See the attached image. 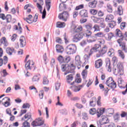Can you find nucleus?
I'll return each mask as SVG.
<instances>
[{"instance_id":"obj_1","label":"nucleus","mask_w":127,"mask_h":127,"mask_svg":"<svg viewBox=\"0 0 127 127\" xmlns=\"http://www.w3.org/2000/svg\"><path fill=\"white\" fill-rule=\"evenodd\" d=\"M62 70L63 72H64V71H66L64 73V75H67V74H69V73H74L75 69L76 67L75 65L73 64H61Z\"/></svg>"},{"instance_id":"obj_2","label":"nucleus","mask_w":127,"mask_h":127,"mask_svg":"<svg viewBox=\"0 0 127 127\" xmlns=\"http://www.w3.org/2000/svg\"><path fill=\"white\" fill-rule=\"evenodd\" d=\"M77 50V47L75 44L68 45L65 48V51L67 54L71 55V54H75L76 51Z\"/></svg>"},{"instance_id":"obj_3","label":"nucleus","mask_w":127,"mask_h":127,"mask_svg":"<svg viewBox=\"0 0 127 127\" xmlns=\"http://www.w3.org/2000/svg\"><path fill=\"white\" fill-rule=\"evenodd\" d=\"M113 73L116 75H124V66L122 64H118L116 67H113Z\"/></svg>"},{"instance_id":"obj_4","label":"nucleus","mask_w":127,"mask_h":127,"mask_svg":"<svg viewBox=\"0 0 127 127\" xmlns=\"http://www.w3.org/2000/svg\"><path fill=\"white\" fill-rule=\"evenodd\" d=\"M105 84L107 86L109 87V88L112 89L113 91L117 88V83L115 82V80H114V79H113V77H109L107 79Z\"/></svg>"},{"instance_id":"obj_5","label":"nucleus","mask_w":127,"mask_h":127,"mask_svg":"<svg viewBox=\"0 0 127 127\" xmlns=\"http://www.w3.org/2000/svg\"><path fill=\"white\" fill-rule=\"evenodd\" d=\"M101 47V46L99 44H96L92 48L90 49V53L89 55H85L84 56V58L85 60H89L90 59V57L92 54H93V52H97V51H99V48Z\"/></svg>"},{"instance_id":"obj_6","label":"nucleus","mask_w":127,"mask_h":127,"mask_svg":"<svg viewBox=\"0 0 127 127\" xmlns=\"http://www.w3.org/2000/svg\"><path fill=\"white\" fill-rule=\"evenodd\" d=\"M105 112V108H103L102 109L99 110V111H96V109L92 108L89 110V114L90 115H96L97 116V118H100L102 115L104 114Z\"/></svg>"},{"instance_id":"obj_7","label":"nucleus","mask_w":127,"mask_h":127,"mask_svg":"<svg viewBox=\"0 0 127 127\" xmlns=\"http://www.w3.org/2000/svg\"><path fill=\"white\" fill-rule=\"evenodd\" d=\"M116 36H119V37H121L120 39H122V42H124V40L127 41V32H125L124 36L122 34V32L120 29H117L115 32Z\"/></svg>"},{"instance_id":"obj_8","label":"nucleus","mask_w":127,"mask_h":127,"mask_svg":"<svg viewBox=\"0 0 127 127\" xmlns=\"http://www.w3.org/2000/svg\"><path fill=\"white\" fill-rule=\"evenodd\" d=\"M118 43L119 44V46L121 47V49L123 51H124L125 53H127V46L126 42H123V39H119L117 40Z\"/></svg>"},{"instance_id":"obj_9","label":"nucleus","mask_w":127,"mask_h":127,"mask_svg":"<svg viewBox=\"0 0 127 127\" xmlns=\"http://www.w3.org/2000/svg\"><path fill=\"white\" fill-rule=\"evenodd\" d=\"M69 17V13L67 11H64L63 13L59 14V18L64 21H67V18Z\"/></svg>"},{"instance_id":"obj_10","label":"nucleus","mask_w":127,"mask_h":127,"mask_svg":"<svg viewBox=\"0 0 127 127\" xmlns=\"http://www.w3.org/2000/svg\"><path fill=\"white\" fill-rule=\"evenodd\" d=\"M109 123H110V120H109V118L105 116H102L99 120V124L100 126H103V125L109 124Z\"/></svg>"},{"instance_id":"obj_11","label":"nucleus","mask_w":127,"mask_h":127,"mask_svg":"<svg viewBox=\"0 0 127 127\" xmlns=\"http://www.w3.org/2000/svg\"><path fill=\"white\" fill-rule=\"evenodd\" d=\"M108 50V47L104 46L100 51H99V54L96 55V57L99 58L102 57L104 54L107 53Z\"/></svg>"},{"instance_id":"obj_12","label":"nucleus","mask_w":127,"mask_h":127,"mask_svg":"<svg viewBox=\"0 0 127 127\" xmlns=\"http://www.w3.org/2000/svg\"><path fill=\"white\" fill-rule=\"evenodd\" d=\"M82 38H83V34L77 33L73 36L72 41L73 42H78V41H80Z\"/></svg>"},{"instance_id":"obj_13","label":"nucleus","mask_w":127,"mask_h":127,"mask_svg":"<svg viewBox=\"0 0 127 127\" xmlns=\"http://www.w3.org/2000/svg\"><path fill=\"white\" fill-rule=\"evenodd\" d=\"M106 65L105 67L108 72H112V65L111 64V61L110 59H106L105 60Z\"/></svg>"},{"instance_id":"obj_14","label":"nucleus","mask_w":127,"mask_h":127,"mask_svg":"<svg viewBox=\"0 0 127 127\" xmlns=\"http://www.w3.org/2000/svg\"><path fill=\"white\" fill-rule=\"evenodd\" d=\"M79 15L80 17H82V18H87V17H88V10L85 9L80 10L79 12Z\"/></svg>"},{"instance_id":"obj_15","label":"nucleus","mask_w":127,"mask_h":127,"mask_svg":"<svg viewBox=\"0 0 127 127\" xmlns=\"http://www.w3.org/2000/svg\"><path fill=\"white\" fill-rule=\"evenodd\" d=\"M75 64L77 66L78 69H80L81 68V58H80V56L77 55L75 58Z\"/></svg>"},{"instance_id":"obj_16","label":"nucleus","mask_w":127,"mask_h":127,"mask_svg":"<svg viewBox=\"0 0 127 127\" xmlns=\"http://www.w3.org/2000/svg\"><path fill=\"white\" fill-rule=\"evenodd\" d=\"M5 100V102L4 103H2L3 106H4L5 107H9V106L10 105V102H9L10 101V98L6 97L2 99V101Z\"/></svg>"},{"instance_id":"obj_17","label":"nucleus","mask_w":127,"mask_h":127,"mask_svg":"<svg viewBox=\"0 0 127 127\" xmlns=\"http://www.w3.org/2000/svg\"><path fill=\"white\" fill-rule=\"evenodd\" d=\"M0 44H3L5 47L8 46V42L5 37H2L0 40Z\"/></svg>"},{"instance_id":"obj_18","label":"nucleus","mask_w":127,"mask_h":127,"mask_svg":"<svg viewBox=\"0 0 127 127\" xmlns=\"http://www.w3.org/2000/svg\"><path fill=\"white\" fill-rule=\"evenodd\" d=\"M96 104H97V98L94 97H92V99H90L89 106L90 107H95L96 106Z\"/></svg>"},{"instance_id":"obj_19","label":"nucleus","mask_w":127,"mask_h":127,"mask_svg":"<svg viewBox=\"0 0 127 127\" xmlns=\"http://www.w3.org/2000/svg\"><path fill=\"white\" fill-rule=\"evenodd\" d=\"M97 0H94L93 1H90L88 3V5L89 7H91V8H94L97 6Z\"/></svg>"},{"instance_id":"obj_20","label":"nucleus","mask_w":127,"mask_h":127,"mask_svg":"<svg viewBox=\"0 0 127 127\" xmlns=\"http://www.w3.org/2000/svg\"><path fill=\"white\" fill-rule=\"evenodd\" d=\"M6 52L7 54L9 55L10 56H11V55H12V53L14 52V48L8 47L6 49Z\"/></svg>"},{"instance_id":"obj_21","label":"nucleus","mask_w":127,"mask_h":127,"mask_svg":"<svg viewBox=\"0 0 127 127\" xmlns=\"http://www.w3.org/2000/svg\"><path fill=\"white\" fill-rule=\"evenodd\" d=\"M102 65H103V61L102 60L99 59L97 61H95V67L99 68L102 67Z\"/></svg>"},{"instance_id":"obj_22","label":"nucleus","mask_w":127,"mask_h":127,"mask_svg":"<svg viewBox=\"0 0 127 127\" xmlns=\"http://www.w3.org/2000/svg\"><path fill=\"white\" fill-rule=\"evenodd\" d=\"M56 51L58 53H63V51H64V49L63 47L60 46V45H57L56 46Z\"/></svg>"},{"instance_id":"obj_23","label":"nucleus","mask_w":127,"mask_h":127,"mask_svg":"<svg viewBox=\"0 0 127 127\" xmlns=\"http://www.w3.org/2000/svg\"><path fill=\"white\" fill-rule=\"evenodd\" d=\"M91 18L92 20L93 21V22H94L95 23H98L99 21H100V19H103V20H104V19L102 18L97 17L95 16H91Z\"/></svg>"},{"instance_id":"obj_24","label":"nucleus","mask_w":127,"mask_h":127,"mask_svg":"<svg viewBox=\"0 0 127 127\" xmlns=\"http://www.w3.org/2000/svg\"><path fill=\"white\" fill-rule=\"evenodd\" d=\"M24 20L27 22L28 23H32L33 21H32V15H28V17L24 18Z\"/></svg>"},{"instance_id":"obj_25","label":"nucleus","mask_w":127,"mask_h":127,"mask_svg":"<svg viewBox=\"0 0 127 127\" xmlns=\"http://www.w3.org/2000/svg\"><path fill=\"white\" fill-rule=\"evenodd\" d=\"M70 89H71L73 92H79L81 90V88L79 87L78 86L72 85L70 87Z\"/></svg>"},{"instance_id":"obj_26","label":"nucleus","mask_w":127,"mask_h":127,"mask_svg":"<svg viewBox=\"0 0 127 127\" xmlns=\"http://www.w3.org/2000/svg\"><path fill=\"white\" fill-rule=\"evenodd\" d=\"M113 19H114V15L109 14L107 15L105 20L107 22H111Z\"/></svg>"},{"instance_id":"obj_27","label":"nucleus","mask_w":127,"mask_h":127,"mask_svg":"<svg viewBox=\"0 0 127 127\" xmlns=\"http://www.w3.org/2000/svg\"><path fill=\"white\" fill-rule=\"evenodd\" d=\"M85 28L86 30H93V24L91 23L86 24L84 25Z\"/></svg>"},{"instance_id":"obj_28","label":"nucleus","mask_w":127,"mask_h":127,"mask_svg":"<svg viewBox=\"0 0 127 127\" xmlns=\"http://www.w3.org/2000/svg\"><path fill=\"white\" fill-rule=\"evenodd\" d=\"M100 30L101 29H100V26L97 24H95L92 27V31H93V32H96V31H100Z\"/></svg>"},{"instance_id":"obj_29","label":"nucleus","mask_w":127,"mask_h":127,"mask_svg":"<svg viewBox=\"0 0 127 127\" xmlns=\"http://www.w3.org/2000/svg\"><path fill=\"white\" fill-rule=\"evenodd\" d=\"M74 77H73V74H69L66 76L67 82L68 84H70L71 81H73Z\"/></svg>"},{"instance_id":"obj_30","label":"nucleus","mask_w":127,"mask_h":127,"mask_svg":"<svg viewBox=\"0 0 127 127\" xmlns=\"http://www.w3.org/2000/svg\"><path fill=\"white\" fill-rule=\"evenodd\" d=\"M107 55L109 57H113V56L115 55V50H114L113 49H109L107 53Z\"/></svg>"},{"instance_id":"obj_31","label":"nucleus","mask_w":127,"mask_h":127,"mask_svg":"<svg viewBox=\"0 0 127 127\" xmlns=\"http://www.w3.org/2000/svg\"><path fill=\"white\" fill-rule=\"evenodd\" d=\"M106 34V38H107L108 40H111L113 37H115V35H114V33L112 32H110Z\"/></svg>"},{"instance_id":"obj_32","label":"nucleus","mask_w":127,"mask_h":127,"mask_svg":"<svg viewBox=\"0 0 127 127\" xmlns=\"http://www.w3.org/2000/svg\"><path fill=\"white\" fill-rule=\"evenodd\" d=\"M117 13L119 15H123L124 13V10H123V6H119L118 7Z\"/></svg>"},{"instance_id":"obj_33","label":"nucleus","mask_w":127,"mask_h":127,"mask_svg":"<svg viewBox=\"0 0 127 127\" xmlns=\"http://www.w3.org/2000/svg\"><path fill=\"white\" fill-rule=\"evenodd\" d=\"M92 30H86L83 35L89 38V37H90L91 35H92Z\"/></svg>"},{"instance_id":"obj_34","label":"nucleus","mask_w":127,"mask_h":127,"mask_svg":"<svg viewBox=\"0 0 127 127\" xmlns=\"http://www.w3.org/2000/svg\"><path fill=\"white\" fill-rule=\"evenodd\" d=\"M110 23H108V25L110 28H114L117 25V22L114 20H111Z\"/></svg>"},{"instance_id":"obj_35","label":"nucleus","mask_w":127,"mask_h":127,"mask_svg":"<svg viewBox=\"0 0 127 127\" xmlns=\"http://www.w3.org/2000/svg\"><path fill=\"white\" fill-rule=\"evenodd\" d=\"M94 35L96 37H100V38H103V37H106V34H104V33H103V32H102L97 33L96 34H95Z\"/></svg>"},{"instance_id":"obj_36","label":"nucleus","mask_w":127,"mask_h":127,"mask_svg":"<svg viewBox=\"0 0 127 127\" xmlns=\"http://www.w3.org/2000/svg\"><path fill=\"white\" fill-rule=\"evenodd\" d=\"M65 24L64 22H58L57 23V27H58L59 28H63V27H65Z\"/></svg>"},{"instance_id":"obj_37","label":"nucleus","mask_w":127,"mask_h":127,"mask_svg":"<svg viewBox=\"0 0 127 127\" xmlns=\"http://www.w3.org/2000/svg\"><path fill=\"white\" fill-rule=\"evenodd\" d=\"M40 79V76L39 75H34L32 79V82H38V81H39Z\"/></svg>"},{"instance_id":"obj_38","label":"nucleus","mask_w":127,"mask_h":127,"mask_svg":"<svg viewBox=\"0 0 127 127\" xmlns=\"http://www.w3.org/2000/svg\"><path fill=\"white\" fill-rule=\"evenodd\" d=\"M26 69L31 70L32 66H30V60H28L27 63L25 65Z\"/></svg>"},{"instance_id":"obj_39","label":"nucleus","mask_w":127,"mask_h":127,"mask_svg":"<svg viewBox=\"0 0 127 127\" xmlns=\"http://www.w3.org/2000/svg\"><path fill=\"white\" fill-rule=\"evenodd\" d=\"M57 60L59 61V62L61 64H62L63 63H64V58H63V57L61 55H60L58 58H57Z\"/></svg>"},{"instance_id":"obj_40","label":"nucleus","mask_w":127,"mask_h":127,"mask_svg":"<svg viewBox=\"0 0 127 127\" xmlns=\"http://www.w3.org/2000/svg\"><path fill=\"white\" fill-rule=\"evenodd\" d=\"M118 53L119 54L120 57L122 58V59H125V54H124V52L121 50H118Z\"/></svg>"},{"instance_id":"obj_41","label":"nucleus","mask_w":127,"mask_h":127,"mask_svg":"<svg viewBox=\"0 0 127 127\" xmlns=\"http://www.w3.org/2000/svg\"><path fill=\"white\" fill-rule=\"evenodd\" d=\"M20 47H24L26 45V42L24 41L23 39H20Z\"/></svg>"},{"instance_id":"obj_42","label":"nucleus","mask_w":127,"mask_h":127,"mask_svg":"<svg viewBox=\"0 0 127 127\" xmlns=\"http://www.w3.org/2000/svg\"><path fill=\"white\" fill-rule=\"evenodd\" d=\"M33 127H40V125L38 123V120H35L32 123Z\"/></svg>"},{"instance_id":"obj_43","label":"nucleus","mask_w":127,"mask_h":127,"mask_svg":"<svg viewBox=\"0 0 127 127\" xmlns=\"http://www.w3.org/2000/svg\"><path fill=\"white\" fill-rule=\"evenodd\" d=\"M71 60V58L70 57H65L64 58V63H68Z\"/></svg>"},{"instance_id":"obj_44","label":"nucleus","mask_w":127,"mask_h":127,"mask_svg":"<svg viewBox=\"0 0 127 127\" xmlns=\"http://www.w3.org/2000/svg\"><path fill=\"white\" fill-rule=\"evenodd\" d=\"M21 127H30V124L27 122V121H25L23 123L22 126Z\"/></svg>"},{"instance_id":"obj_45","label":"nucleus","mask_w":127,"mask_h":127,"mask_svg":"<svg viewBox=\"0 0 127 127\" xmlns=\"http://www.w3.org/2000/svg\"><path fill=\"white\" fill-rule=\"evenodd\" d=\"M84 8V4H81L76 6L75 10H79V9H83Z\"/></svg>"},{"instance_id":"obj_46","label":"nucleus","mask_w":127,"mask_h":127,"mask_svg":"<svg viewBox=\"0 0 127 127\" xmlns=\"http://www.w3.org/2000/svg\"><path fill=\"white\" fill-rule=\"evenodd\" d=\"M107 11L108 12H113V8L112 7V5L110 4H107Z\"/></svg>"},{"instance_id":"obj_47","label":"nucleus","mask_w":127,"mask_h":127,"mask_svg":"<svg viewBox=\"0 0 127 127\" xmlns=\"http://www.w3.org/2000/svg\"><path fill=\"white\" fill-rule=\"evenodd\" d=\"M35 121H38V124L41 126H42V125H43V124H44L43 120H42V118H39L36 119Z\"/></svg>"},{"instance_id":"obj_48","label":"nucleus","mask_w":127,"mask_h":127,"mask_svg":"<svg viewBox=\"0 0 127 127\" xmlns=\"http://www.w3.org/2000/svg\"><path fill=\"white\" fill-rule=\"evenodd\" d=\"M49 83V80H48V79H47V77H44L43 80V84L44 85H48Z\"/></svg>"},{"instance_id":"obj_49","label":"nucleus","mask_w":127,"mask_h":127,"mask_svg":"<svg viewBox=\"0 0 127 127\" xmlns=\"http://www.w3.org/2000/svg\"><path fill=\"white\" fill-rule=\"evenodd\" d=\"M5 19L6 20L7 22H10V21H11V15H6V16H5Z\"/></svg>"},{"instance_id":"obj_50","label":"nucleus","mask_w":127,"mask_h":127,"mask_svg":"<svg viewBox=\"0 0 127 127\" xmlns=\"http://www.w3.org/2000/svg\"><path fill=\"white\" fill-rule=\"evenodd\" d=\"M90 12L91 14H93V15H96V14H97L98 13V10L95 9H91L90 10Z\"/></svg>"},{"instance_id":"obj_51","label":"nucleus","mask_w":127,"mask_h":127,"mask_svg":"<svg viewBox=\"0 0 127 127\" xmlns=\"http://www.w3.org/2000/svg\"><path fill=\"white\" fill-rule=\"evenodd\" d=\"M114 121H119V120H120V114L118 113H116L114 116Z\"/></svg>"},{"instance_id":"obj_52","label":"nucleus","mask_w":127,"mask_h":127,"mask_svg":"<svg viewBox=\"0 0 127 127\" xmlns=\"http://www.w3.org/2000/svg\"><path fill=\"white\" fill-rule=\"evenodd\" d=\"M104 12L102 10L97 11V15L100 17H102V16H104Z\"/></svg>"},{"instance_id":"obj_53","label":"nucleus","mask_w":127,"mask_h":127,"mask_svg":"<svg viewBox=\"0 0 127 127\" xmlns=\"http://www.w3.org/2000/svg\"><path fill=\"white\" fill-rule=\"evenodd\" d=\"M8 61V58H7V57L6 56H5L3 57V64L4 65H6V64L7 63Z\"/></svg>"},{"instance_id":"obj_54","label":"nucleus","mask_w":127,"mask_h":127,"mask_svg":"<svg viewBox=\"0 0 127 127\" xmlns=\"http://www.w3.org/2000/svg\"><path fill=\"white\" fill-rule=\"evenodd\" d=\"M46 5L47 6V9L48 11H49L50 10V8L51 7V2H48V3H45Z\"/></svg>"},{"instance_id":"obj_55","label":"nucleus","mask_w":127,"mask_h":127,"mask_svg":"<svg viewBox=\"0 0 127 127\" xmlns=\"http://www.w3.org/2000/svg\"><path fill=\"white\" fill-rule=\"evenodd\" d=\"M60 86H61V84L60 83L56 82L55 84V89L56 91H58L59 89H60Z\"/></svg>"},{"instance_id":"obj_56","label":"nucleus","mask_w":127,"mask_h":127,"mask_svg":"<svg viewBox=\"0 0 127 127\" xmlns=\"http://www.w3.org/2000/svg\"><path fill=\"white\" fill-rule=\"evenodd\" d=\"M83 30V28L81 26H79L78 27H76L75 28V32H80Z\"/></svg>"},{"instance_id":"obj_57","label":"nucleus","mask_w":127,"mask_h":127,"mask_svg":"<svg viewBox=\"0 0 127 127\" xmlns=\"http://www.w3.org/2000/svg\"><path fill=\"white\" fill-rule=\"evenodd\" d=\"M64 39L65 41V43H66V44H67V43H69V41H68V37L67 36V35H66V33H65L64 35Z\"/></svg>"},{"instance_id":"obj_58","label":"nucleus","mask_w":127,"mask_h":127,"mask_svg":"<svg viewBox=\"0 0 127 127\" xmlns=\"http://www.w3.org/2000/svg\"><path fill=\"white\" fill-rule=\"evenodd\" d=\"M23 109H29L30 105L28 103H24L22 106Z\"/></svg>"},{"instance_id":"obj_59","label":"nucleus","mask_w":127,"mask_h":127,"mask_svg":"<svg viewBox=\"0 0 127 127\" xmlns=\"http://www.w3.org/2000/svg\"><path fill=\"white\" fill-rule=\"evenodd\" d=\"M82 117L83 120H85V121H86V120H88V114H87V113H82Z\"/></svg>"},{"instance_id":"obj_60","label":"nucleus","mask_w":127,"mask_h":127,"mask_svg":"<svg viewBox=\"0 0 127 127\" xmlns=\"http://www.w3.org/2000/svg\"><path fill=\"white\" fill-rule=\"evenodd\" d=\"M44 93V91L43 90L40 91L39 93V96L40 99H43Z\"/></svg>"},{"instance_id":"obj_61","label":"nucleus","mask_w":127,"mask_h":127,"mask_svg":"<svg viewBox=\"0 0 127 127\" xmlns=\"http://www.w3.org/2000/svg\"><path fill=\"white\" fill-rule=\"evenodd\" d=\"M24 118L25 119H28V120H27V121L28 120H30V119H31V115L29 114H26L24 116Z\"/></svg>"},{"instance_id":"obj_62","label":"nucleus","mask_w":127,"mask_h":127,"mask_svg":"<svg viewBox=\"0 0 127 127\" xmlns=\"http://www.w3.org/2000/svg\"><path fill=\"white\" fill-rule=\"evenodd\" d=\"M112 61L113 62V64H117V63H118V58L116 57H114L112 58Z\"/></svg>"},{"instance_id":"obj_63","label":"nucleus","mask_w":127,"mask_h":127,"mask_svg":"<svg viewBox=\"0 0 127 127\" xmlns=\"http://www.w3.org/2000/svg\"><path fill=\"white\" fill-rule=\"evenodd\" d=\"M82 78H83V79H85V78H86V76H87V71L85 70H83L82 72Z\"/></svg>"},{"instance_id":"obj_64","label":"nucleus","mask_w":127,"mask_h":127,"mask_svg":"<svg viewBox=\"0 0 127 127\" xmlns=\"http://www.w3.org/2000/svg\"><path fill=\"white\" fill-rule=\"evenodd\" d=\"M17 37V35L16 34H13L12 36L11 37V40L12 41H14L15 39H16V37Z\"/></svg>"}]
</instances>
